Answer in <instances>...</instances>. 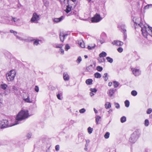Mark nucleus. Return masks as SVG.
Listing matches in <instances>:
<instances>
[{
    "label": "nucleus",
    "instance_id": "f257e3e1",
    "mask_svg": "<svg viewBox=\"0 0 152 152\" xmlns=\"http://www.w3.org/2000/svg\"><path fill=\"white\" fill-rule=\"evenodd\" d=\"M29 116L28 110H21L16 116L14 123H9L7 120H3L0 121V128L3 129L18 124L20 123L19 122L27 118Z\"/></svg>",
    "mask_w": 152,
    "mask_h": 152
},
{
    "label": "nucleus",
    "instance_id": "f03ea898",
    "mask_svg": "<svg viewBox=\"0 0 152 152\" xmlns=\"http://www.w3.org/2000/svg\"><path fill=\"white\" fill-rule=\"evenodd\" d=\"M137 20H140V23L136 22V20L134 21V20L133 21L135 24H136L137 25L139 26L141 28V31H142V34L143 36L146 38L148 34L151 36L152 37V31H150V32H148L146 26L142 23V21L141 18H137L136 19Z\"/></svg>",
    "mask_w": 152,
    "mask_h": 152
},
{
    "label": "nucleus",
    "instance_id": "7ed1b4c3",
    "mask_svg": "<svg viewBox=\"0 0 152 152\" xmlns=\"http://www.w3.org/2000/svg\"><path fill=\"white\" fill-rule=\"evenodd\" d=\"M8 91H8V93H11L15 95H18L20 93V88L15 85L12 86Z\"/></svg>",
    "mask_w": 152,
    "mask_h": 152
},
{
    "label": "nucleus",
    "instance_id": "20e7f679",
    "mask_svg": "<svg viewBox=\"0 0 152 152\" xmlns=\"http://www.w3.org/2000/svg\"><path fill=\"white\" fill-rule=\"evenodd\" d=\"M139 133L137 131H135L132 133L129 139L130 142L134 143L137 141L139 137Z\"/></svg>",
    "mask_w": 152,
    "mask_h": 152
},
{
    "label": "nucleus",
    "instance_id": "39448f33",
    "mask_svg": "<svg viewBox=\"0 0 152 152\" xmlns=\"http://www.w3.org/2000/svg\"><path fill=\"white\" fill-rule=\"evenodd\" d=\"M16 75V72L15 70H11L6 74V78L7 80L8 81H10L13 80Z\"/></svg>",
    "mask_w": 152,
    "mask_h": 152
},
{
    "label": "nucleus",
    "instance_id": "423d86ee",
    "mask_svg": "<svg viewBox=\"0 0 152 152\" xmlns=\"http://www.w3.org/2000/svg\"><path fill=\"white\" fill-rule=\"evenodd\" d=\"M102 19V18L101 17L100 15L96 13L91 18V22L92 23H97L99 22Z\"/></svg>",
    "mask_w": 152,
    "mask_h": 152
},
{
    "label": "nucleus",
    "instance_id": "0eeeda50",
    "mask_svg": "<svg viewBox=\"0 0 152 152\" xmlns=\"http://www.w3.org/2000/svg\"><path fill=\"white\" fill-rule=\"evenodd\" d=\"M120 27L121 29V31L124 34V40L125 41L127 37L126 26L125 24H122L120 25Z\"/></svg>",
    "mask_w": 152,
    "mask_h": 152
},
{
    "label": "nucleus",
    "instance_id": "6e6552de",
    "mask_svg": "<svg viewBox=\"0 0 152 152\" xmlns=\"http://www.w3.org/2000/svg\"><path fill=\"white\" fill-rule=\"evenodd\" d=\"M39 19V15H37L36 12H34L33 14L32 17L31 19V21L32 22L37 23Z\"/></svg>",
    "mask_w": 152,
    "mask_h": 152
},
{
    "label": "nucleus",
    "instance_id": "1a4fd4ad",
    "mask_svg": "<svg viewBox=\"0 0 152 152\" xmlns=\"http://www.w3.org/2000/svg\"><path fill=\"white\" fill-rule=\"evenodd\" d=\"M131 69L133 74L135 76H138L140 74V72L139 69L132 68Z\"/></svg>",
    "mask_w": 152,
    "mask_h": 152
},
{
    "label": "nucleus",
    "instance_id": "9d476101",
    "mask_svg": "<svg viewBox=\"0 0 152 152\" xmlns=\"http://www.w3.org/2000/svg\"><path fill=\"white\" fill-rule=\"evenodd\" d=\"M65 5L67 4L66 5V9L65 10V12L67 13H69L70 12L71 10V8H72V7L71 6H70V5H72V4H70L69 3H66V4H65Z\"/></svg>",
    "mask_w": 152,
    "mask_h": 152
},
{
    "label": "nucleus",
    "instance_id": "9b49d317",
    "mask_svg": "<svg viewBox=\"0 0 152 152\" xmlns=\"http://www.w3.org/2000/svg\"><path fill=\"white\" fill-rule=\"evenodd\" d=\"M112 44L113 45L118 46H121L123 45L124 43L123 42L119 41L114 40L113 42H112Z\"/></svg>",
    "mask_w": 152,
    "mask_h": 152
},
{
    "label": "nucleus",
    "instance_id": "f8f14e48",
    "mask_svg": "<svg viewBox=\"0 0 152 152\" xmlns=\"http://www.w3.org/2000/svg\"><path fill=\"white\" fill-rule=\"evenodd\" d=\"M63 78L65 81H68L69 79V77L66 72H64L63 74Z\"/></svg>",
    "mask_w": 152,
    "mask_h": 152
},
{
    "label": "nucleus",
    "instance_id": "ddd939ff",
    "mask_svg": "<svg viewBox=\"0 0 152 152\" xmlns=\"http://www.w3.org/2000/svg\"><path fill=\"white\" fill-rule=\"evenodd\" d=\"M64 17L63 16H61L60 17L58 18H55L53 19V21L54 22L56 23H58L62 21L64 18Z\"/></svg>",
    "mask_w": 152,
    "mask_h": 152
},
{
    "label": "nucleus",
    "instance_id": "4468645a",
    "mask_svg": "<svg viewBox=\"0 0 152 152\" xmlns=\"http://www.w3.org/2000/svg\"><path fill=\"white\" fill-rule=\"evenodd\" d=\"M62 96V92L61 91H58V94L57 95V97L58 99L59 100H61L63 97Z\"/></svg>",
    "mask_w": 152,
    "mask_h": 152
},
{
    "label": "nucleus",
    "instance_id": "2eb2a0df",
    "mask_svg": "<svg viewBox=\"0 0 152 152\" xmlns=\"http://www.w3.org/2000/svg\"><path fill=\"white\" fill-rule=\"evenodd\" d=\"M23 99L26 102L29 103H32L33 102V100L30 99L28 94L27 95V98L26 99L24 98Z\"/></svg>",
    "mask_w": 152,
    "mask_h": 152
},
{
    "label": "nucleus",
    "instance_id": "dca6fc26",
    "mask_svg": "<svg viewBox=\"0 0 152 152\" xmlns=\"http://www.w3.org/2000/svg\"><path fill=\"white\" fill-rule=\"evenodd\" d=\"M84 136L80 134L78 135V140L79 142H82L84 140Z\"/></svg>",
    "mask_w": 152,
    "mask_h": 152
},
{
    "label": "nucleus",
    "instance_id": "f3484780",
    "mask_svg": "<svg viewBox=\"0 0 152 152\" xmlns=\"http://www.w3.org/2000/svg\"><path fill=\"white\" fill-rule=\"evenodd\" d=\"M9 21H13L14 22H16L20 20L19 19H18L15 17H11L9 18Z\"/></svg>",
    "mask_w": 152,
    "mask_h": 152
},
{
    "label": "nucleus",
    "instance_id": "a211bd4d",
    "mask_svg": "<svg viewBox=\"0 0 152 152\" xmlns=\"http://www.w3.org/2000/svg\"><path fill=\"white\" fill-rule=\"evenodd\" d=\"M116 89H110L109 91V95L110 97L112 96L113 95V94L115 92Z\"/></svg>",
    "mask_w": 152,
    "mask_h": 152
},
{
    "label": "nucleus",
    "instance_id": "6ab92c4d",
    "mask_svg": "<svg viewBox=\"0 0 152 152\" xmlns=\"http://www.w3.org/2000/svg\"><path fill=\"white\" fill-rule=\"evenodd\" d=\"M68 35L67 34H63L62 36L61 35V34L60 35V38L61 41L63 42L65 37Z\"/></svg>",
    "mask_w": 152,
    "mask_h": 152
},
{
    "label": "nucleus",
    "instance_id": "aec40b11",
    "mask_svg": "<svg viewBox=\"0 0 152 152\" xmlns=\"http://www.w3.org/2000/svg\"><path fill=\"white\" fill-rule=\"evenodd\" d=\"M93 80L91 79H88L86 80V83L88 85H91L92 84Z\"/></svg>",
    "mask_w": 152,
    "mask_h": 152
},
{
    "label": "nucleus",
    "instance_id": "412c9836",
    "mask_svg": "<svg viewBox=\"0 0 152 152\" xmlns=\"http://www.w3.org/2000/svg\"><path fill=\"white\" fill-rule=\"evenodd\" d=\"M94 76L96 78H100L102 76L100 73L97 72L94 73Z\"/></svg>",
    "mask_w": 152,
    "mask_h": 152
},
{
    "label": "nucleus",
    "instance_id": "4be33fe9",
    "mask_svg": "<svg viewBox=\"0 0 152 152\" xmlns=\"http://www.w3.org/2000/svg\"><path fill=\"white\" fill-rule=\"evenodd\" d=\"M105 107L106 109H108L111 107V104L109 102H107L105 104Z\"/></svg>",
    "mask_w": 152,
    "mask_h": 152
},
{
    "label": "nucleus",
    "instance_id": "5701e85b",
    "mask_svg": "<svg viewBox=\"0 0 152 152\" xmlns=\"http://www.w3.org/2000/svg\"><path fill=\"white\" fill-rule=\"evenodd\" d=\"M107 55V54L104 51H102L99 54V56L100 57H104L106 56Z\"/></svg>",
    "mask_w": 152,
    "mask_h": 152
},
{
    "label": "nucleus",
    "instance_id": "b1692460",
    "mask_svg": "<svg viewBox=\"0 0 152 152\" xmlns=\"http://www.w3.org/2000/svg\"><path fill=\"white\" fill-rule=\"evenodd\" d=\"M31 41H32V40H31ZM33 41H34V45H37L39 44V41H40V40H39L38 39H37V40L34 39V40H33Z\"/></svg>",
    "mask_w": 152,
    "mask_h": 152
},
{
    "label": "nucleus",
    "instance_id": "393cba45",
    "mask_svg": "<svg viewBox=\"0 0 152 152\" xmlns=\"http://www.w3.org/2000/svg\"><path fill=\"white\" fill-rule=\"evenodd\" d=\"M103 77L104 78V80L105 81H107L108 79V75L107 73H104L103 76Z\"/></svg>",
    "mask_w": 152,
    "mask_h": 152
},
{
    "label": "nucleus",
    "instance_id": "a878e982",
    "mask_svg": "<svg viewBox=\"0 0 152 152\" xmlns=\"http://www.w3.org/2000/svg\"><path fill=\"white\" fill-rule=\"evenodd\" d=\"M98 61L100 63L104 62L105 61V59L103 58H99L98 59Z\"/></svg>",
    "mask_w": 152,
    "mask_h": 152
},
{
    "label": "nucleus",
    "instance_id": "bb28decb",
    "mask_svg": "<svg viewBox=\"0 0 152 152\" xmlns=\"http://www.w3.org/2000/svg\"><path fill=\"white\" fill-rule=\"evenodd\" d=\"M1 88L4 90H5L7 88V85L6 84H1Z\"/></svg>",
    "mask_w": 152,
    "mask_h": 152
},
{
    "label": "nucleus",
    "instance_id": "cd10ccee",
    "mask_svg": "<svg viewBox=\"0 0 152 152\" xmlns=\"http://www.w3.org/2000/svg\"><path fill=\"white\" fill-rule=\"evenodd\" d=\"M106 59L107 60V61L110 63H112L113 62V58H110L109 57H106Z\"/></svg>",
    "mask_w": 152,
    "mask_h": 152
},
{
    "label": "nucleus",
    "instance_id": "c85d7f7f",
    "mask_svg": "<svg viewBox=\"0 0 152 152\" xmlns=\"http://www.w3.org/2000/svg\"><path fill=\"white\" fill-rule=\"evenodd\" d=\"M125 106L126 107H128L129 105V102L128 100H126L124 102Z\"/></svg>",
    "mask_w": 152,
    "mask_h": 152
},
{
    "label": "nucleus",
    "instance_id": "c756f323",
    "mask_svg": "<svg viewBox=\"0 0 152 152\" xmlns=\"http://www.w3.org/2000/svg\"><path fill=\"white\" fill-rule=\"evenodd\" d=\"M113 83L114 84V87L115 88L117 87L119 85V83L118 82L114 81Z\"/></svg>",
    "mask_w": 152,
    "mask_h": 152
},
{
    "label": "nucleus",
    "instance_id": "7c9ffc66",
    "mask_svg": "<svg viewBox=\"0 0 152 152\" xmlns=\"http://www.w3.org/2000/svg\"><path fill=\"white\" fill-rule=\"evenodd\" d=\"M126 121V118L125 116H123L121 118V123H124Z\"/></svg>",
    "mask_w": 152,
    "mask_h": 152
},
{
    "label": "nucleus",
    "instance_id": "2f4dec72",
    "mask_svg": "<svg viewBox=\"0 0 152 152\" xmlns=\"http://www.w3.org/2000/svg\"><path fill=\"white\" fill-rule=\"evenodd\" d=\"M131 94L134 96H136L137 94V92L135 90L132 91L131 92Z\"/></svg>",
    "mask_w": 152,
    "mask_h": 152
},
{
    "label": "nucleus",
    "instance_id": "473e14b6",
    "mask_svg": "<svg viewBox=\"0 0 152 152\" xmlns=\"http://www.w3.org/2000/svg\"><path fill=\"white\" fill-rule=\"evenodd\" d=\"M110 133L109 132H107L104 135V137L106 139L108 138L110 136Z\"/></svg>",
    "mask_w": 152,
    "mask_h": 152
},
{
    "label": "nucleus",
    "instance_id": "72a5a7b5",
    "mask_svg": "<svg viewBox=\"0 0 152 152\" xmlns=\"http://www.w3.org/2000/svg\"><path fill=\"white\" fill-rule=\"evenodd\" d=\"M97 70L99 72H101L103 70V68L100 66H98L96 67Z\"/></svg>",
    "mask_w": 152,
    "mask_h": 152
},
{
    "label": "nucleus",
    "instance_id": "f704fd0d",
    "mask_svg": "<svg viewBox=\"0 0 152 152\" xmlns=\"http://www.w3.org/2000/svg\"><path fill=\"white\" fill-rule=\"evenodd\" d=\"M101 118V117L99 116H97L96 117V121L97 124H99V119Z\"/></svg>",
    "mask_w": 152,
    "mask_h": 152
},
{
    "label": "nucleus",
    "instance_id": "c9c22d12",
    "mask_svg": "<svg viewBox=\"0 0 152 152\" xmlns=\"http://www.w3.org/2000/svg\"><path fill=\"white\" fill-rule=\"evenodd\" d=\"M93 130V129L92 128H91L90 127H89L88 129V133L89 134H90L92 133Z\"/></svg>",
    "mask_w": 152,
    "mask_h": 152
},
{
    "label": "nucleus",
    "instance_id": "e433bc0d",
    "mask_svg": "<svg viewBox=\"0 0 152 152\" xmlns=\"http://www.w3.org/2000/svg\"><path fill=\"white\" fill-rule=\"evenodd\" d=\"M144 124H145V125L146 126H148L149 121L147 119H145V120Z\"/></svg>",
    "mask_w": 152,
    "mask_h": 152
},
{
    "label": "nucleus",
    "instance_id": "4c0bfd02",
    "mask_svg": "<svg viewBox=\"0 0 152 152\" xmlns=\"http://www.w3.org/2000/svg\"><path fill=\"white\" fill-rule=\"evenodd\" d=\"M70 48V47L69 46L68 44H66V45L65 46V50L66 51L68 50Z\"/></svg>",
    "mask_w": 152,
    "mask_h": 152
},
{
    "label": "nucleus",
    "instance_id": "58836bf2",
    "mask_svg": "<svg viewBox=\"0 0 152 152\" xmlns=\"http://www.w3.org/2000/svg\"><path fill=\"white\" fill-rule=\"evenodd\" d=\"M82 61V58L80 56H79L77 60H76L77 62L78 63H80Z\"/></svg>",
    "mask_w": 152,
    "mask_h": 152
},
{
    "label": "nucleus",
    "instance_id": "ea45409f",
    "mask_svg": "<svg viewBox=\"0 0 152 152\" xmlns=\"http://www.w3.org/2000/svg\"><path fill=\"white\" fill-rule=\"evenodd\" d=\"M70 1L71 3H73V4H76L77 2V0H70L69 1Z\"/></svg>",
    "mask_w": 152,
    "mask_h": 152
},
{
    "label": "nucleus",
    "instance_id": "a19ab883",
    "mask_svg": "<svg viewBox=\"0 0 152 152\" xmlns=\"http://www.w3.org/2000/svg\"><path fill=\"white\" fill-rule=\"evenodd\" d=\"M90 91H91V92L92 93H96V92L97 91V90L95 88H91L90 89Z\"/></svg>",
    "mask_w": 152,
    "mask_h": 152
},
{
    "label": "nucleus",
    "instance_id": "79ce46f5",
    "mask_svg": "<svg viewBox=\"0 0 152 152\" xmlns=\"http://www.w3.org/2000/svg\"><path fill=\"white\" fill-rule=\"evenodd\" d=\"M123 49L121 47H119L117 49L119 53H121L123 51Z\"/></svg>",
    "mask_w": 152,
    "mask_h": 152
},
{
    "label": "nucleus",
    "instance_id": "37998d69",
    "mask_svg": "<svg viewBox=\"0 0 152 152\" xmlns=\"http://www.w3.org/2000/svg\"><path fill=\"white\" fill-rule=\"evenodd\" d=\"M115 105V107L118 109L120 107V105L119 104L115 102L114 103Z\"/></svg>",
    "mask_w": 152,
    "mask_h": 152
},
{
    "label": "nucleus",
    "instance_id": "c03bdc74",
    "mask_svg": "<svg viewBox=\"0 0 152 152\" xmlns=\"http://www.w3.org/2000/svg\"><path fill=\"white\" fill-rule=\"evenodd\" d=\"M10 32L11 33H12L14 34V35L16 36V34H17V32L16 31H14L12 30H10Z\"/></svg>",
    "mask_w": 152,
    "mask_h": 152
},
{
    "label": "nucleus",
    "instance_id": "a18cd8bd",
    "mask_svg": "<svg viewBox=\"0 0 152 152\" xmlns=\"http://www.w3.org/2000/svg\"><path fill=\"white\" fill-rule=\"evenodd\" d=\"M95 45H94V46H91L89 45H88V49L89 50H91L93 49H94L95 48Z\"/></svg>",
    "mask_w": 152,
    "mask_h": 152
},
{
    "label": "nucleus",
    "instance_id": "49530a36",
    "mask_svg": "<svg viewBox=\"0 0 152 152\" xmlns=\"http://www.w3.org/2000/svg\"><path fill=\"white\" fill-rule=\"evenodd\" d=\"M86 111V110L84 108H82L79 110V112L80 113H83Z\"/></svg>",
    "mask_w": 152,
    "mask_h": 152
},
{
    "label": "nucleus",
    "instance_id": "de8ad7c7",
    "mask_svg": "<svg viewBox=\"0 0 152 152\" xmlns=\"http://www.w3.org/2000/svg\"><path fill=\"white\" fill-rule=\"evenodd\" d=\"M80 47L82 48H84L85 47L84 43L83 42H80Z\"/></svg>",
    "mask_w": 152,
    "mask_h": 152
},
{
    "label": "nucleus",
    "instance_id": "09e8293b",
    "mask_svg": "<svg viewBox=\"0 0 152 152\" xmlns=\"http://www.w3.org/2000/svg\"><path fill=\"white\" fill-rule=\"evenodd\" d=\"M152 112V109L151 108H149L147 110L146 113L148 114H150Z\"/></svg>",
    "mask_w": 152,
    "mask_h": 152
},
{
    "label": "nucleus",
    "instance_id": "8fccbe9b",
    "mask_svg": "<svg viewBox=\"0 0 152 152\" xmlns=\"http://www.w3.org/2000/svg\"><path fill=\"white\" fill-rule=\"evenodd\" d=\"M34 90L36 92H38L39 91V88L37 86H35Z\"/></svg>",
    "mask_w": 152,
    "mask_h": 152
},
{
    "label": "nucleus",
    "instance_id": "3c124183",
    "mask_svg": "<svg viewBox=\"0 0 152 152\" xmlns=\"http://www.w3.org/2000/svg\"><path fill=\"white\" fill-rule=\"evenodd\" d=\"M31 133H29L28 134L26 135V137L27 138H28V139H30L31 138Z\"/></svg>",
    "mask_w": 152,
    "mask_h": 152
},
{
    "label": "nucleus",
    "instance_id": "603ef678",
    "mask_svg": "<svg viewBox=\"0 0 152 152\" xmlns=\"http://www.w3.org/2000/svg\"><path fill=\"white\" fill-rule=\"evenodd\" d=\"M59 145H57L55 146V149L56 151H58L59 150Z\"/></svg>",
    "mask_w": 152,
    "mask_h": 152
},
{
    "label": "nucleus",
    "instance_id": "864d4df0",
    "mask_svg": "<svg viewBox=\"0 0 152 152\" xmlns=\"http://www.w3.org/2000/svg\"><path fill=\"white\" fill-rule=\"evenodd\" d=\"M63 45L62 44L57 45H56V48H61L62 47Z\"/></svg>",
    "mask_w": 152,
    "mask_h": 152
},
{
    "label": "nucleus",
    "instance_id": "5fc2aeb1",
    "mask_svg": "<svg viewBox=\"0 0 152 152\" xmlns=\"http://www.w3.org/2000/svg\"><path fill=\"white\" fill-rule=\"evenodd\" d=\"M151 31H152V28L148 26V32H150Z\"/></svg>",
    "mask_w": 152,
    "mask_h": 152
},
{
    "label": "nucleus",
    "instance_id": "6e6d98bb",
    "mask_svg": "<svg viewBox=\"0 0 152 152\" xmlns=\"http://www.w3.org/2000/svg\"><path fill=\"white\" fill-rule=\"evenodd\" d=\"M149 5L148 4L146 5L144 7V9H149Z\"/></svg>",
    "mask_w": 152,
    "mask_h": 152
},
{
    "label": "nucleus",
    "instance_id": "4d7b16f0",
    "mask_svg": "<svg viewBox=\"0 0 152 152\" xmlns=\"http://www.w3.org/2000/svg\"><path fill=\"white\" fill-rule=\"evenodd\" d=\"M60 50L62 54H63L64 53V50L63 49L60 48Z\"/></svg>",
    "mask_w": 152,
    "mask_h": 152
},
{
    "label": "nucleus",
    "instance_id": "13d9d810",
    "mask_svg": "<svg viewBox=\"0 0 152 152\" xmlns=\"http://www.w3.org/2000/svg\"><path fill=\"white\" fill-rule=\"evenodd\" d=\"M45 5L46 7H48V2L46 1L45 3Z\"/></svg>",
    "mask_w": 152,
    "mask_h": 152
},
{
    "label": "nucleus",
    "instance_id": "bf43d9fd",
    "mask_svg": "<svg viewBox=\"0 0 152 152\" xmlns=\"http://www.w3.org/2000/svg\"><path fill=\"white\" fill-rule=\"evenodd\" d=\"M93 66V65L91 64L90 66H89L87 68V70H88V69H89V68H91Z\"/></svg>",
    "mask_w": 152,
    "mask_h": 152
},
{
    "label": "nucleus",
    "instance_id": "052dcab7",
    "mask_svg": "<svg viewBox=\"0 0 152 152\" xmlns=\"http://www.w3.org/2000/svg\"><path fill=\"white\" fill-rule=\"evenodd\" d=\"M112 84V83L111 82H110L108 83V86H111Z\"/></svg>",
    "mask_w": 152,
    "mask_h": 152
},
{
    "label": "nucleus",
    "instance_id": "680f3d73",
    "mask_svg": "<svg viewBox=\"0 0 152 152\" xmlns=\"http://www.w3.org/2000/svg\"><path fill=\"white\" fill-rule=\"evenodd\" d=\"M90 95L91 96H94V93H92L91 92L90 93Z\"/></svg>",
    "mask_w": 152,
    "mask_h": 152
},
{
    "label": "nucleus",
    "instance_id": "e2e57ef3",
    "mask_svg": "<svg viewBox=\"0 0 152 152\" xmlns=\"http://www.w3.org/2000/svg\"><path fill=\"white\" fill-rule=\"evenodd\" d=\"M94 110L95 113H97V111L95 109V108H94Z\"/></svg>",
    "mask_w": 152,
    "mask_h": 152
},
{
    "label": "nucleus",
    "instance_id": "0e129e2a",
    "mask_svg": "<svg viewBox=\"0 0 152 152\" xmlns=\"http://www.w3.org/2000/svg\"><path fill=\"white\" fill-rule=\"evenodd\" d=\"M86 142L87 143H89V142H90V140H86Z\"/></svg>",
    "mask_w": 152,
    "mask_h": 152
},
{
    "label": "nucleus",
    "instance_id": "69168bd1",
    "mask_svg": "<svg viewBox=\"0 0 152 152\" xmlns=\"http://www.w3.org/2000/svg\"><path fill=\"white\" fill-rule=\"evenodd\" d=\"M16 37H17V38H18V39H21V37H19V36H17V35H16Z\"/></svg>",
    "mask_w": 152,
    "mask_h": 152
},
{
    "label": "nucleus",
    "instance_id": "338daca9",
    "mask_svg": "<svg viewBox=\"0 0 152 152\" xmlns=\"http://www.w3.org/2000/svg\"><path fill=\"white\" fill-rule=\"evenodd\" d=\"M112 111V110L110 109L108 111L109 113H110Z\"/></svg>",
    "mask_w": 152,
    "mask_h": 152
},
{
    "label": "nucleus",
    "instance_id": "774afa93",
    "mask_svg": "<svg viewBox=\"0 0 152 152\" xmlns=\"http://www.w3.org/2000/svg\"><path fill=\"white\" fill-rule=\"evenodd\" d=\"M84 150L86 151H87L88 150L87 147H85V148H84Z\"/></svg>",
    "mask_w": 152,
    "mask_h": 152
}]
</instances>
